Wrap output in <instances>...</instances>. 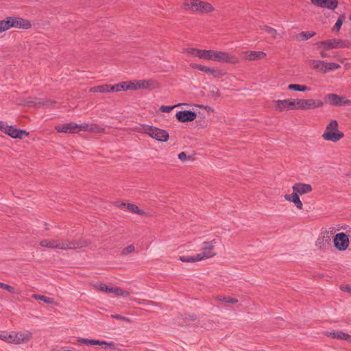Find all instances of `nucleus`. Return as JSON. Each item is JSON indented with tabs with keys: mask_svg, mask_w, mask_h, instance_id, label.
<instances>
[{
	"mask_svg": "<svg viewBox=\"0 0 351 351\" xmlns=\"http://www.w3.org/2000/svg\"><path fill=\"white\" fill-rule=\"evenodd\" d=\"M55 129L58 132L75 134L80 131L101 132L103 129L95 125L88 123L77 124L73 122L58 124L56 125Z\"/></svg>",
	"mask_w": 351,
	"mask_h": 351,
	"instance_id": "nucleus-1",
	"label": "nucleus"
},
{
	"mask_svg": "<svg viewBox=\"0 0 351 351\" xmlns=\"http://www.w3.org/2000/svg\"><path fill=\"white\" fill-rule=\"evenodd\" d=\"M324 102L320 99H306V110L322 108Z\"/></svg>",
	"mask_w": 351,
	"mask_h": 351,
	"instance_id": "nucleus-25",
	"label": "nucleus"
},
{
	"mask_svg": "<svg viewBox=\"0 0 351 351\" xmlns=\"http://www.w3.org/2000/svg\"><path fill=\"white\" fill-rule=\"evenodd\" d=\"M320 56H321L322 58H326V53L324 51H321L320 52Z\"/></svg>",
	"mask_w": 351,
	"mask_h": 351,
	"instance_id": "nucleus-56",
	"label": "nucleus"
},
{
	"mask_svg": "<svg viewBox=\"0 0 351 351\" xmlns=\"http://www.w3.org/2000/svg\"><path fill=\"white\" fill-rule=\"evenodd\" d=\"M77 341L87 345L96 346L98 343V340L88 339L85 338H78Z\"/></svg>",
	"mask_w": 351,
	"mask_h": 351,
	"instance_id": "nucleus-40",
	"label": "nucleus"
},
{
	"mask_svg": "<svg viewBox=\"0 0 351 351\" xmlns=\"http://www.w3.org/2000/svg\"><path fill=\"white\" fill-rule=\"evenodd\" d=\"M95 287L99 291L107 292L109 287L104 284H96Z\"/></svg>",
	"mask_w": 351,
	"mask_h": 351,
	"instance_id": "nucleus-45",
	"label": "nucleus"
},
{
	"mask_svg": "<svg viewBox=\"0 0 351 351\" xmlns=\"http://www.w3.org/2000/svg\"><path fill=\"white\" fill-rule=\"evenodd\" d=\"M0 288L4 289L11 293L14 292V289L12 287L8 285L4 284L3 282H0Z\"/></svg>",
	"mask_w": 351,
	"mask_h": 351,
	"instance_id": "nucleus-46",
	"label": "nucleus"
},
{
	"mask_svg": "<svg viewBox=\"0 0 351 351\" xmlns=\"http://www.w3.org/2000/svg\"><path fill=\"white\" fill-rule=\"evenodd\" d=\"M32 297L36 300H42L47 304H53L54 302L53 298L45 295L34 294Z\"/></svg>",
	"mask_w": 351,
	"mask_h": 351,
	"instance_id": "nucleus-36",
	"label": "nucleus"
},
{
	"mask_svg": "<svg viewBox=\"0 0 351 351\" xmlns=\"http://www.w3.org/2000/svg\"><path fill=\"white\" fill-rule=\"evenodd\" d=\"M293 192L298 195L309 193L312 191V186L308 184L298 182L292 186Z\"/></svg>",
	"mask_w": 351,
	"mask_h": 351,
	"instance_id": "nucleus-17",
	"label": "nucleus"
},
{
	"mask_svg": "<svg viewBox=\"0 0 351 351\" xmlns=\"http://www.w3.org/2000/svg\"><path fill=\"white\" fill-rule=\"evenodd\" d=\"M112 317L119 320H128L127 318L122 317L120 315H112Z\"/></svg>",
	"mask_w": 351,
	"mask_h": 351,
	"instance_id": "nucleus-52",
	"label": "nucleus"
},
{
	"mask_svg": "<svg viewBox=\"0 0 351 351\" xmlns=\"http://www.w3.org/2000/svg\"><path fill=\"white\" fill-rule=\"evenodd\" d=\"M325 101L326 104L332 106H343L350 103L349 100L334 93L326 95Z\"/></svg>",
	"mask_w": 351,
	"mask_h": 351,
	"instance_id": "nucleus-14",
	"label": "nucleus"
},
{
	"mask_svg": "<svg viewBox=\"0 0 351 351\" xmlns=\"http://www.w3.org/2000/svg\"><path fill=\"white\" fill-rule=\"evenodd\" d=\"M178 158L182 162H186L191 159V156H187L185 152H181L178 154Z\"/></svg>",
	"mask_w": 351,
	"mask_h": 351,
	"instance_id": "nucleus-47",
	"label": "nucleus"
},
{
	"mask_svg": "<svg viewBox=\"0 0 351 351\" xmlns=\"http://www.w3.org/2000/svg\"><path fill=\"white\" fill-rule=\"evenodd\" d=\"M12 27L29 29L31 27V23L25 19L19 17H10Z\"/></svg>",
	"mask_w": 351,
	"mask_h": 351,
	"instance_id": "nucleus-19",
	"label": "nucleus"
},
{
	"mask_svg": "<svg viewBox=\"0 0 351 351\" xmlns=\"http://www.w3.org/2000/svg\"><path fill=\"white\" fill-rule=\"evenodd\" d=\"M176 117L179 121L184 123L193 121L196 119L197 114L192 111L184 110L178 112Z\"/></svg>",
	"mask_w": 351,
	"mask_h": 351,
	"instance_id": "nucleus-16",
	"label": "nucleus"
},
{
	"mask_svg": "<svg viewBox=\"0 0 351 351\" xmlns=\"http://www.w3.org/2000/svg\"><path fill=\"white\" fill-rule=\"evenodd\" d=\"M127 209L134 213H137L141 215H144V212L139 209L138 207L135 204L128 203Z\"/></svg>",
	"mask_w": 351,
	"mask_h": 351,
	"instance_id": "nucleus-37",
	"label": "nucleus"
},
{
	"mask_svg": "<svg viewBox=\"0 0 351 351\" xmlns=\"http://www.w3.org/2000/svg\"><path fill=\"white\" fill-rule=\"evenodd\" d=\"M12 27L10 17L6 18L5 20L0 21V33L9 29Z\"/></svg>",
	"mask_w": 351,
	"mask_h": 351,
	"instance_id": "nucleus-34",
	"label": "nucleus"
},
{
	"mask_svg": "<svg viewBox=\"0 0 351 351\" xmlns=\"http://www.w3.org/2000/svg\"><path fill=\"white\" fill-rule=\"evenodd\" d=\"M285 199L289 202H293L295 206L302 210L303 208V204L300 199V195H297L295 193H292L291 194L285 195Z\"/></svg>",
	"mask_w": 351,
	"mask_h": 351,
	"instance_id": "nucleus-22",
	"label": "nucleus"
},
{
	"mask_svg": "<svg viewBox=\"0 0 351 351\" xmlns=\"http://www.w3.org/2000/svg\"><path fill=\"white\" fill-rule=\"evenodd\" d=\"M326 335L332 338H337L339 339H346L351 341V336L348 333L343 332L340 330L327 332Z\"/></svg>",
	"mask_w": 351,
	"mask_h": 351,
	"instance_id": "nucleus-24",
	"label": "nucleus"
},
{
	"mask_svg": "<svg viewBox=\"0 0 351 351\" xmlns=\"http://www.w3.org/2000/svg\"><path fill=\"white\" fill-rule=\"evenodd\" d=\"M190 66L193 69H195L199 71H203L207 74H209L213 76L214 77L219 78L224 75L222 70L217 66L209 67L195 63L190 64Z\"/></svg>",
	"mask_w": 351,
	"mask_h": 351,
	"instance_id": "nucleus-10",
	"label": "nucleus"
},
{
	"mask_svg": "<svg viewBox=\"0 0 351 351\" xmlns=\"http://www.w3.org/2000/svg\"><path fill=\"white\" fill-rule=\"evenodd\" d=\"M288 90H296L304 92L306 90H309L310 88L304 85L296 84H291L287 86Z\"/></svg>",
	"mask_w": 351,
	"mask_h": 351,
	"instance_id": "nucleus-31",
	"label": "nucleus"
},
{
	"mask_svg": "<svg viewBox=\"0 0 351 351\" xmlns=\"http://www.w3.org/2000/svg\"><path fill=\"white\" fill-rule=\"evenodd\" d=\"M137 131L160 141H167L169 138V134L165 130L147 125H141Z\"/></svg>",
	"mask_w": 351,
	"mask_h": 351,
	"instance_id": "nucleus-6",
	"label": "nucleus"
},
{
	"mask_svg": "<svg viewBox=\"0 0 351 351\" xmlns=\"http://www.w3.org/2000/svg\"><path fill=\"white\" fill-rule=\"evenodd\" d=\"M4 336H5V331L3 332H1L0 331V339L1 340H3L4 339Z\"/></svg>",
	"mask_w": 351,
	"mask_h": 351,
	"instance_id": "nucleus-55",
	"label": "nucleus"
},
{
	"mask_svg": "<svg viewBox=\"0 0 351 351\" xmlns=\"http://www.w3.org/2000/svg\"><path fill=\"white\" fill-rule=\"evenodd\" d=\"M16 345L27 343L32 337V333L30 331H15Z\"/></svg>",
	"mask_w": 351,
	"mask_h": 351,
	"instance_id": "nucleus-18",
	"label": "nucleus"
},
{
	"mask_svg": "<svg viewBox=\"0 0 351 351\" xmlns=\"http://www.w3.org/2000/svg\"><path fill=\"white\" fill-rule=\"evenodd\" d=\"M0 130L12 138H23L28 135L26 131L14 128L3 121L0 122Z\"/></svg>",
	"mask_w": 351,
	"mask_h": 351,
	"instance_id": "nucleus-9",
	"label": "nucleus"
},
{
	"mask_svg": "<svg viewBox=\"0 0 351 351\" xmlns=\"http://www.w3.org/2000/svg\"><path fill=\"white\" fill-rule=\"evenodd\" d=\"M88 243L86 241H67L55 239H44L40 242V245L51 249H77L86 246Z\"/></svg>",
	"mask_w": 351,
	"mask_h": 351,
	"instance_id": "nucleus-2",
	"label": "nucleus"
},
{
	"mask_svg": "<svg viewBox=\"0 0 351 351\" xmlns=\"http://www.w3.org/2000/svg\"><path fill=\"white\" fill-rule=\"evenodd\" d=\"M183 52L193 57H198L200 59L204 58L205 49H199L195 48H186L183 49Z\"/></svg>",
	"mask_w": 351,
	"mask_h": 351,
	"instance_id": "nucleus-23",
	"label": "nucleus"
},
{
	"mask_svg": "<svg viewBox=\"0 0 351 351\" xmlns=\"http://www.w3.org/2000/svg\"><path fill=\"white\" fill-rule=\"evenodd\" d=\"M98 346H100L102 348L106 349V348H114V345L113 343H108L106 341H99L98 340Z\"/></svg>",
	"mask_w": 351,
	"mask_h": 351,
	"instance_id": "nucleus-41",
	"label": "nucleus"
},
{
	"mask_svg": "<svg viewBox=\"0 0 351 351\" xmlns=\"http://www.w3.org/2000/svg\"><path fill=\"white\" fill-rule=\"evenodd\" d=\"M245 58L250 61L263 59L266 57V53L263 51H248L243 53Z\"/></svg>",
	"mask_w": 351,
	"mask_h": 351,
	"instance_id": "nucleus-20",
	"label": "nucleus"
},
{
	"mask_svg": "<svg viewBox=\"0 0 351 351\" xmlns=\"http://www.w3.org/2000/svg\"><path fill=\"white\" fill-rule=\"evenodd\" d=\"M333 244L338 251H346L350 245L347 234L343 232L336 234L333 237Z\"/></svg>",
	"mask_w": 351,
	"mask_h": 351,
	"instance_id": "nucleus-8",
	"label": "nucleus"
},
{
	"mask_svg": "<svg viewBox=\"0 0 351 351\" xmlns=\"http://www.w3.org/2000/svg\"><path fill=\"white\" fill-rule=\"evenodd\" d=\"M134 250H135V247L133 245H130L123 250L122 253L124 255H127V254L134 252Z\"/></svg>",
	"mask_w": 351,
	"mask_h": 351,
	"instance_id": "nucleus-43",
	"label": "nucleus"
},
{
	"mask_svg": "<svg viewBox=\"0 0 351 351\" xmlns=\"http://www.w3.org/2000/svg\"><path fill=\"white\" fill-rule=\"evenodd\" d=\"M261 29L263 32L270 35L274 39H275L278 35L277 31L271 27L265 25L261 27Z\"/></svg>",
	"mask_w": 351,
	"mask_h": 351,
	"instance_id": "nucleus-35",
	"label": "nucleus"
},
{
	"mask_svg": "<svg viewBox=\"0 0 351 351\" xmlns=\"http://www.w3.org/2000/svg\"><path fill=\"white\" fill-rule=\"evenodd\" d=\"M341 66L338 64L334 62H328V71H334L340 68Z\"/></svg>",
	"mask_w": 351,
	"mask_h": 351,
	"instance_id": "nucleus-44",
	"label": "nucleus"
},
{
	"mask_svg": "<svg viewBox=\"0 0 351 351\" xmlns=\"http://www.w3.org/2000/svg\"><path fill=\"white\" fill-rule=\"evenodd\" d=\"M90 92L93 93H110L112 92L111 90V86L104 84L98 86L91 87L90 88Z\"/></svg>",
	"mask_w": 351,
	"mask_h": 351,
	"instance_id": "nucleus-28",
	"label": "nucleus"
},
{
	"mask_svg": "<svg viewBox=\"0 0 351 351\" xmlns=\"http://www.w3.org/2000/svg\"><path fill=\"white\" fill-rule=\"evenodd\" d=\"M307 62L313 69L319 71L320 69H322V66L324 65V61L319 60L311 59L308 60Z\"/></svg>",
	"mask_w": 351,
	"mask_h": 351,
	"instance_id": "nucleus-32",
	"label": "nucleus"
},
{
	"mask_svg": "<svg viewBox=\"0 0 351 351\" xmlns=\"http://www.w3.org/2000/svg\"><path fill=\"white\" fill-rule=\"evenodd\" d=\"M48 101H42L41 99H36V101H33L32 102V105H45L46 103H47Z\"/></svg>",
	"mask_w": 351,
	"mask_h": 351,
	"instance_id": "nucleus-51",
	"label": "nucleus"
},
{
	"mask_svg": "<svg viewBox=\"0 0 351 351\" xmlns=\"http://www.w3.org/2000/svg\"><path fill=\"white\" fill-rule=\"evenodd\" d=\"M16 336H15V330H12L10 332L5 331V336L3 341L8 343L16 344Z\"/></svg>",
	"mask_w": 351,
	"mask_h": 351,
	"instance_id": "nucleus-29",
	"label": "nucleus"
},
{
	"mask_svg": "<svg viewBox=\"0 0 351 351\" xmlns=\"http://www.w3.org/2000/svg\"><path fill=\"white\" fill-rule=\"evenodd\" d=\"M317 44L322 46L326 51L346 47L344 42L341 39L336 38L320 41Z\"/></svg>",
	"mask_w": 351,
	"mask_h": 351,
	"instance_id": "nucleus-13",
	"label": "nucleus"
},
{
	"mask_svg": "<svg viewBox=\"0 0 351 351\" xmlns=\"http://www.w3.org/2000/svg\"><path fill=\"white\" fill-rule=\"evenodd\" d=\"M341 289L343 291H346V292H348L351 294V286H347V285L341 286Z\"/></svg>",
	"mask_w": 351,
	"mask_h": 351,
	"instance_id": "nucleus-50",
	"label": "nucleus"
},
{
	"mask_svg": "<svg viewBox=\"0 0 351 351\" xmlns=\"http://www.w3.org/2000/svg\"><path fill=\"white\" fill-rule=\"evenodd\" d=\"M196 106L201 108H206V107H204V106L197 105Z\"/></svg>",
	"mask_w": 351,
	"mask_h": 351,
	"instance_id": "nucleus-57",
	"label": "nucleus"
},
{
	"mask_svg": "<svg viewBox=\"0 0 351 351\" xmlns=\"http://www.w3.org/2000/svg\"><path fill=\"white\" fill-rule=\"evenodd\" d=\"M184 10L208 14L215 10L214 7L208 2L202 0H184L182 5Z\"/></svg>",
	"mask_w": 351,
	"mask_h": 351,
	"instance_id": "nucleus-4",
	"label": "nucleus"
},
{
	"mask_svg": "<svg viewBox=\"0 0 351 351\" xmlns=\"http://www.w3.org/2000/svg\"><path fill=\"white\" fill-rule=\"evenodd\" d=\"M127 204H126V203H121L119 205H117V206L122 209L127 208Z\"/></svg>",
	"mask_w": 351,
	"mask_h": 351,
	"instance_id": "nucleus-53",
	"label": "nucleus"
},
{
	"mask_svg": "<svg viewBox=\"0 0 351 351\" xmlns=\"http://www.w3.org/2000/svg\"><path fill=\"white\" fill-rule=\"evenodd\" d=\"M315 35V33H311V32H302V33L297 35L296 38L298 40H306L308 38H311Z\"/></svg>",
	"mask_w": 351,
	"mask_h": 351,
	"instance_id": "nucleus-38",
	"label": "nucleus"
},
{
	"mask_svg": "<svg viewBox=\"0 0 351 351\" xmlns=\"http://www.w3.org/2000/svg\"><path fill=\"white\" fill-rule=\"evenodd\" d=\"M311 3L317 7L328 10H335L338 5L337 0H311Z\"/></svg>",
	"mask_w": 351,
	"mask_h": 351,
	"instance_id": "nucleus-15",
	"label": "nucleus"
},
{
	"mask_svg": "<svg viewBox=\"0 0 351 351\" xmlns=\"http://www.w3.org/2000/svg\"><path fill=\"white\" fill-rule=\"evenodd\" d=\"M345 233L347 234L349 241H351V229L348 230Z\"/></svg>",
	"mask_w": 351,
	"mask_h": 351,
	"instance_id": "nucleus-54",
	"label": "nucleus"
},
{
	"mask_svg": "<svg viewBox=\"0 0 351 351\" xmlns=\"http://www.w3.org/2000/svg\"><path fill=\"white\" fill-rule=\"evenodd\" d=\"M350 19L351 20V14H350Z\"/></svg>",
	"mask_w": 351,
	"mask_h": 351,
	"instance_id": "nucleus-58",
	"label": "nucleus"
},
{
	"mask_svg": "<svg viewBox=\"0 0 351 351\" xmlns=\"http://www.w3.org/2000/svg\"><path fill=\"white\" fill-rule=\"evenodd\" d=\"M295 110H306V99H295Z\"/></svg>",
	"mask_w": 351,
	"mask_h": 351,
	"instance_id": "nucleus-33",
	"label": "nucleus"
},
{
	"mask_svg": "<svg viewBox=\"0 0 351 351\" xmlns=\"http://www.w3.org/2000/svg\"><path fill=\"white\" fill-rule=\"evenodd\" d=\"M217 243L216 239L211 241L204 242L202 244V252L197 254L198 259L201 261L212 258L216 255L214 252V246Z\"/></svg>",
	"mask_w": 351,
	"mask_h": 351,
	"instance_id": "nucleus-7",
	"label": "nucleus"
},
{
	"mask_svg": "<svg viewBox=\"0 0 351 351\" xmlns=\"http://www.w3.org/2000/svg\"><path fill=\"white\" fill-rule=\"evenodd\" d=\"M132 81L123 82L121 83L111 86L112 91L119 92L121 90H133Z\"/></svg>",
	"mask_w": 351,
	"mask_h": 351,
	"instance_id": "nucleus-21",
	"label": "nucleus"
},
{
	"mask_svg": "<svg viewBox=\"0 0 351 351\" xmlns=\"http://www.w3.org/2000/svg\"><path fill=\"white\" fill-rule=\"evenodd\" d=\"M183 105H187L186 104H178L177 105H175V106H161L160 108V110L161 112H170L174 108L176 107H179V106H183Z\"/></svg>",
	"mask_w": 351,
	"mask_h": 351,
	"instance_id": "nucleus-39",
	"label": "nucleus"
},
{
	"mask_svg": "<svg viewBox=\"0 0 351 351\" xmlns=\"http://www.w3.org/2000/svg\"><path fill=\"white\" fill-rule=\"evenodd\" d=\"M343 136V133L339 130L338 122L334 119L329 121L322 135V138L325 141L333 143L339 141Z\"/></svg>",
	"mask_w": 351,
	"mask_h": 351,
	"instance_id": "nucleus-5",
	"label": "nucleus"
},
{
	"mask_svg": "<svg viewBox=\"0 0 351 351\" xmlns=\"http://www.w3.org/2000/svg\"><path fill=\"white\" fill-rule=\"evenodd\" d=\"M329 237L327 233L322 234L317 239L316 245L319 248L325 247L329 243Z\"/></svg>",
	"mask_w": 351,
	"mask_h": 351,
	"instance_id": "nucleus-27",
	"label": "nucleus"
},
{
	"mask_svg": "<svg viewBox=\"0 0 351 351\" xmlns=\"http://www.w3.org/2000/svg\"><path fill=\"white\" fill-rule=\"evenodd\" d=\"M133 90H153L158 87V84L154 80H142L132 81Z\"/></svg>",
	"mask_w": 351,
	"mask_h": 351,
	"instance_id": "nucleus-12",
	"label": "nucleus"
},
{
	"mask_svg": "<svg viewBox=\"0 0 351 351\" xmlns=\"http://www.w3.org/2000/svg\"><path fill=\"white\" fill-rule=\"evenodd\" d=\"M343 19L344 17L343 16L339 17V19H337V22L335 23L332 29L333 30H336V31H339L343 24Z\"/></svg>",
	"mask_w": 351,
	"mask_h": 351,
	"instance_id": "nucleus-42",
	"label": "nucleus"
},
{
	"mask_svg": "<svg viewBox=\"0 0 351 351\" xmlns=\"http://www.w3.org/2000/svg\"><path fill=\"white\" fill-rule=\"evenodd\" d=\"M321 73H326L328 71V62L324 61V65L322 66V69L319 70Z\"/></svg>",
	"mask_w": 351,
	"mask_h": 351,
	"instance_id": "nucleus-49",
	"label": "nucleus"
},
{
	"mask_svg": "<svg viewBox=\"0 0 351 351\" xmlns=\"http://www.w3.org/2000/svg\"><path fill=\"white\" fill-rule=\"evenodd\" d=\"M108 293H114L117 296H121L123 298H127L130 296V293L125 291L119 287H108Z\"/></svg>",
	"mask_w": 351,
	"mask_h": 351,
	"instance_id": "nucleus-26",
	"label": "nucleus"
},
{
	"mask_svg": "<svg viewBox=\"0 0 351 351\" xmlns=\"http://www.w3.org/2000/svg\"><path fill=\"white\" fill-rule=\"evenodd\" d=\"M198 258L199 257H197V254H195V256L181 255L178 256L179 260L184 263H194L200 261V260L198 259Z\"/></svg>",
	"mask_w": 351,
	"mask_h": 351,
	"instance_id": "nucleus-30",
	"label": "nucleus"
},
{
	"mask_svg": "<svg viewBox=\"0 0 351 351\" xmlns=\"http://www.w3.org/2000/svg\"><path fill=\"white\" fill-rule=\"evenodd\" d=\"M204 60L222 63L236 64L239 62V59L235 56L226 51L213 49H205Z\"/></svg>",
	"mask_w": 351,
	"mask_h": 351,
	"instance_id": "nucleus-3",
	"label": "nucleus"
},
{
	"mask_svg": "<svg viewBox=\"0 0 351 351\" xmlns=\"http://www.w3.org/2000/svg\"><path fill=\"white\" fill-rule=\"evenodd\" d=\"M219 300L224 301V302H226L232 303V304H234V303L237 302V300L236 298H227V297L221 298L219 299Z\"/></svg>",
	"mask_w": 351,
	"mask_h": 351,
	"instance_id": "nucleus-48",
	"label": "nucleus"
},
{
	"mask_svg": "<svg viewBox=\"0 0 351 351\" xmlns=\"http://www.w3.org/2000/svg\"><path fill=\"white\" fill-rule=\"evenodd\" d=\"M273 108L277 111L295 110V99H286L283 100L273 101Z\"/></svg>",
	"mask_w": 351,
	"mask_h": 351,
	"instance_id": "nucleus-11",
	"label": "nucleus"
}]
</instances>
